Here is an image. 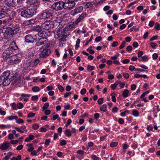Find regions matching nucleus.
<instances>
[{"mask_svg":"<svg viewBox=\"0 0 160 160\" xmlns=\"http://www.w3.org/2000/svg\"><path fill=\"white\" fill-rule=\"evenodd\" d=\"M19 30V27H7L4 32V36L6 38H11L15 35Z\"/></svg>","mask_w":160,"mask_h":160,"instance_id":"1","label":"nucleus"},{"mask_svg":"<svg viewBox=\"0 0 160 160\" xmlns=\"http://www.w3.org/2000/svg\"><path fill=\"white\" fill-rule=\"evenodd\" d=\"M10 72L7 71L3 72L0 77V85L3 84L5 86L8 85L10 82Z\"/></svg>","mask_w":160,"mask_h":160,"instance_id":"2","label":"nucleus"},{"mask_svg":"<svg viewBox=\"0 0 160 160\" xmlns=\"http://www.w3.org/2000/svg\"><path fill=\"white\" fill-rule=\"evenodd\" d=\"M36 11L34 8L26 9L21 12V16L24 18H30L36 14Z\"/></svg>","mask_w":160,"mask_h":160,"instance_id":"3","label":"nucleus"},{"mask_svg":"<svg viewBox=\"0 0 160 160\" xmlns=\"http://www.w3.org/2000/svg\"><path fill=\"white\" fill-rule=\"evenodd\" d=\"M53 11L52 8L45 10L40 14L39 18L40 19L48 18L52 16L54 13Z\"/></svg>","mask_w":160,"mask_h":160,"instance_id":"4","label":"nucleus"},{"mask_svg":"<svg viewBox=\"0 0 160 160\" xmlns=\"http://www.w3.org/2000/svg\"><path fill=\"white\" fill-rule=\"evenodd\" d=\"M41 53L40 56L41 58H45L48 56L50 54L51 52L49 49H48L47 45H45L42 46L40 49Z\"/></svg>","mask_w":160,"mask_h":160,"instance_id":"5","label":"nucleus"},{"mask_svg":"<svg viewBox=\"0 0 160 160\" xmlns=\"http://www.w3.org/2000/svg\"><path fill=\"white\" fill-rule=\"evenodd\" d=\"M51 8L54 11H58L64 9V2L59 1L54 3L51 6Z\"/></svg>","mask_w":160,"mask_h":160,"instance_id":"6","label":"nucleus"},{"mask_svg":"<svg viewBox=\"0 0 160 160\" xmlns=\"http://www.w3.org/2000/svg\"><path fill=\"white\" fill-rule=\"evenodd\" d=\"M16 49L18 48V47H16ZM16 48H14L12 47H10L4 51L2 54V58L4 59L10 57V55L12 53V52L15 51Z\"/></svg>","mask_w":160,"mask_h":160,"instance_id":"7","label":"nucleus"},{"mask_svg":"<svg viewBox=\"0 0 160 160\" xmlns=\"http://www.w3.org/2000/svg\"><path fill=\"white\" fill-rule=\"evenodd\" d=\"M54 22L52 21H46L41 25L42 28L46 30L51 29L54 27Z\"/></svg>","mask_w":160,"mask_h":160,"instance_id":"8","label":"nucleus"},{"mask_svg":"<svg viewBox=\"0 0 160 160\" xmlns=\"http://www.w3.org/2000/svg\"><path fill=\"white\" fill-rule=\"evenodd\" d=\"M67 33L64 32L58 31L55 34L54 37L56 38H58L60 40L64 41L63 39L66 37Z\"/></svg>","mask_w":160,"mask_h":160,"instance_id":"9","label":"nucleus"},{"mask_svg":"<svg viewBox=\"0 0 160 160\" xmlns=\"http://www.w3.org/2000/svg\"><path fill=\"white\" fill-rule=\"evenodd\" d=\"M6 22L5 23V27H19L18 25L14 24V22L12 20V19L11 18L5 19Z\"/></svg>","mask_w":160,"mask_h":160,"instance_id":"10","label":"nucleus"},{"mask_svg":"<svg viewBox=\"0 0 160 160\" xmlns=\"http://www.w3.org/2000/svg\"><path fill=\"white\" fill-rule=\"evenodd\" d=\"M75 5V2L72 0H68L67 2H64V9H70L73 7Z\"/></svg>","mask_w":160,"mask_h":160,"instance_id":"11","label":"nucleus"},{"mask_svg":"<svg viewBox=\"0 0 160 160\" xmlns=\"http://www.w3.org/2000/svg\"><path fill=\"white\" fill-rule=\"evenodd\" d=\"M38 35L41 38H47L50 35V33L48 31L42 30H41L40 32H38Z\"/></svg>","mask_w":160,"mask_h":160,"instance_id":"12","label":"nucleus"},{"mask_svg":"<svg viewBox=\"0 0 160 160\" xmlns=\"http://www.w3.org/2000/svg\"><path fill=\"white\" fill-rule=\"evenodd\" d=\"M83 10V7L82 6H80L76 8L73 10L71 11L70 12V14L72 16H74L77 13L82 12Z\"/></svg>","mask_w":160,"mask_h":160,"instance_id":"13","label":"nucleus"},{"mask_svg":"<svg viewBox=\"0 0 160 160\" xmlns=\"http://www.w3.org/2000/svg\"><path fill=\"white\" fill-rule=\"evenodd\" d=\"M48 39L47 38H40L38 39L36 43V46H39L42 45H46Z\"/></svg>","mask_w":160,"mask_h":160,"instance_id":"14","label":"nucleus"},{"mask_svg":"<svg viewBox=\"0 0 160 160\" xmlns=\"http://www.w3.org/2000/svg\"><path fill=\"white\" fill-rule=\"evenodd\" d=\"M26 3L27 4L33 5L37 7H38L39 5V2L38 0H27Z\"/></svg>","mask_w":160,"mask_h":160,"instance_id":"15","label":"nucleus"},{"mask_svg":"<svg viewBox=\"0 0 160 160\" xmlns=\"http://www.w3.org/2000/svg\"><path fill=\"white\" fill-rule=\"evenodd\" d=\"M5 4L9 7H13L15 6V2L14 0H5Z\"/></svg>","mask_w":160,"mask_h":160,"instance_id":"16","label":"nucleus"},{"mask_svg":"<svg viewBox=\"0 0 160 160\" xmlns=\"http://www.w3.org/2000/svg\"><path fill=\"white\" fill-rule=\"evenodd\" d=\"M8 11V9L4 5H0V12L4 14L5 15H6L8 14L7 12Z\"/></svg>","mask_w":160,"mask_h":160,"instance_id":"17","label":"nucleus"},{"mask_svg":"<svg viewBox=\"0 0 160 160\" xmlns=\"http://www.w3.org/2000/svg\"><path fill=\"white\" fill-rule=\"evenodd\" d=\"M25 40L27 42H33L34 39L31 35H28L25 36Z\"/></svg>","mask_w":160,"mask_h":160,"instance_id":"18","label":"nucleus"},{"mask_svg":"<svg viewBox=\"0 0 160 160\" xmlns=\"http://www.w3.org/2000/svg\"><path fill=\"white\" fill-rule=\"evenodd\" d=\"M75 24V22H70L67 25L65 28L68 30H69L74 27Z\"/></svg>","mask_w":160,"mask_h":160,"instance_id":"19","label":"nucleus"},{"mask_svg":"<svg viewBox=\"0 0 160 160\" xmlns=\"http://www.w3.org/2000/svg\"><path fill=\"white\" fill-rule=\"evenodd\" d=\"M10 145V143L9 142L3 143L1 146L0 149L2 150H5L8 148Z\"/></svg>","mask_w":160,"mask_h":160,"instance_id":"20","label":"nucleus"},{"mask_svg":"<svg viewBox=\"0 0 160 160\" xmlns=\"http://www.w3.org/2000/svg\"><path fill=\"white\" fill-rule=\"evenodd\" d=\"M41 26L40 27L39 26H36L33 27L32 28V30L33 31H36L39 32L41 30Z\"/></svg>","mask_w":160,"mask_h":160,"instance_id":"21","label":"nucleus"},{"mask_svg":"<svg viewBox=\"0 0 160 160\" xmlns=\"http://www.w3.org/2000/svg\"><path fill=\"white\" fill-rule=\"evenodd\" d=\"M107 105L106 104H104L100 107V110L104 112L107 111Z\"/></svg>","mask_w":160,"mask_h":160,"instance_id":"22","label":"nucleus"},{"mask_svg":"<svg viewBox=\"0 0 160 160\" xmlns=\"http://www.w3.org/2000/svg\"><path fill=\"white\" fill-rule=\"evenodd\" d=\"M12 154V153L11 152H8L7 155L3 158L2 160H8L10 158Z\"/></svg>","mask_w":160,"mask_h":160,"instance_id":"23","label":"nucleus"},{"mask_svg":"<svg viewBox=\"0 0 160 160\" xmlns=\"http://www.w3.org/2000/svg\"><path fill=\"white\" fill-rule=\"evenodd\" d=\"M31 95L29 94H22L21 95V97L20 98V99L21 100L23 99V98H25L27 97H30Z\"/></svg>","mask_w":160,"mask_h":160,"instance_id":"24","label":"nucleus"},{"mask_svg":"<svg viewBox=\"0 0 160 160\" xmlns=\"http://www.w3.org/2000/svg\"><path fill=\"white\" fill-rule=\"evenodd\" d=\"M129 91L127 89L125 90L123 92L122 96L123 97L126 98L128 95Z\"/></svg>","mask_w":160,"mask_h":160,"instance_id":"25","label":"nucleus"},{"mask_svg":"<svg viewBox=\"0 0 160 160\" xmlns=\"http://www.w3.org/2000/svg\"><path fill=\"white\" fill-rule=\"evenodd\" d=\"M32 61L33 62V64H32V66H34L37 65L40 61L39 59L38 58H36Z\"/></svg>","mask_w":160,"mask_h":160,"instance_id":"26","label":"nucleus"},{"mask_svg":"<svg viewBox=\"0 0 160 160\" xmlns=\"http://www.w3.org/2000/svg\"><path fill=\"white\" fill-rule=\"evenodd\" d=\"M6 22V21H5V19L3 20H0V26L3 27V28H5V27Z\"/></svg>","mask_w":160,"mask_h":160,"instance_id":"27","label":"nucleus"},{"mask_svg":"<svg viewBox=\"0 0 160 160\" xmlns=\"http://www.w3.org/2000/svg\"><path fill=\"white\" fill-rule=\"evenodd\" d=\"M6 62L8 63H13V61L12 59V58L11 56H10V57H9L6 59Z\"/></svg>","mask_w":160,"mask_h":160,"instance_id":"28","label":"nucleus"},{"mask_svg":"<svg viewBox=\"0 0 160 160\" xmlns=\"http://www.w3.org/2000/svg\"><path fill=\"white\" fill-rule=\"evenodd\" d=\"M93 2H88L86 4V8H89L90 7H92L93 5Z\"/></svg>","mask_w":160,"mask_h":160,"instance_id":"29","label":"nucleus"},{"mask_svg":"<svg viewBox=\"0 0 160 160\" xmlns=\"http://www.w3.org/2000/svg\"><path fill=\"white\" fill-rule=\"evenodd\" d=\"M95 68L94 66L88 65L87 67V70L89 71H91L93 70Z\"/></svg>","mask_w":160,"mask_h":160,"instance_id":"30","label":"nucleus"},{"mask_svg":"<svg viewBox=\"0 0 160 160\" xmlns=\"http://www.w3.org/2000/svg\"><path fill=\"white\" fill-rule=\"evenodd\" d=\"M87 14L86 12H83L79 16V17L82 20H84V19L86 17Z\"/></svg>","mask_w":160,"mask_h":160,"instance_id":"31","label":"nucleus"},{"mask_svg":"<svg viewBox=\"0 0 160 160\" xmlns=\"http://www.w3.org/2000/svg\"><path fill=\"white\" fill-rule=\"evenodd\" d=\"M32 90L34 92H38L39 91V88L38 86H35L32 88Z\"/></svg>","mask_w":160,"mask_h":160,"instance_id":"32","label":"nucleus"},{"mask_svg":"<svg viewBox=\"0 0 160 160\" xmlns=\"http://www.w3.org/2000/svg\"><path fill=\"white\" fill-rule=\"evenodd\" d=\"M83 20H82L81 18L79 17L76 20V21L75 22V24L77 25L80 22H82Z\"/></svg>","mask_w":160,"mask_h":160,"instance_id":"33","label":"nucleus"},{"mask_svg":"<svg viewBox=\"0 0 160 160\" xmlns=\"http://www.w3.org/2000/svg\"><path fill=\"white\" fill-rule=\"evenodd\" d=\"M115 95V93H112L111 94V96H112V99L113 102H116V98L115 96H114Z\"/></svg>","mask_w":160,"mask_h":160,"instance_id":"34","label":"nucleus"},{"mask_svg":"<svg viewBox=\"0 0 160 160\" xmlns=\"http://www.w3.org/2000/svg\"><path fill=\"white\" fill-rule=\"evenodd\" d=\"M80 42V40L78 38L77 39L76 41V46L75 47V49H77L79 47V44Z\"/></svg>","mask_w":160,"mask_h":160,"instance_id":"35","label":"nucleus"},{"mask_svg":"<svg viewBox=\"0 0 160 160\" xmlns=\"http://www.w3.org/2000/svg\"><path fill=\"white\" fill-rule=\"evenodd\" d=\"M21 59L20 58H16L13 61V63L15 64H18L21 62Z\"/></svg>","mask_w":160,"mask_h":160,"instance_id":"36","label":"nucleus"},{"mask_svg":"<svg viewBox=\"0 0 160 160\" xmlns=\"http://www.w3.org/2000/svg\"><path fill=\"white\" fill-rule=\"evenodd\" d=\"M34 21L32 20L27 21L25 22L24 23L26 25H29L33 23Z\"/></svg>","mask_w":160,"mask_h":160,"instance_id":"37","label":"nucleus"},{"mask_svg":"<svg viewBox=\"0 0 160 160\" xmlns=\"http://www.w3.org/2000/svg\"><path fill=\"white\" fill-rule=\"evenodd\" d=\"M154 28L156 30H160V25H159L158 22H156L155 23V26H154Z\"/></svg>","mask_w":160,"mask_h":160,"instance_id":"38","label":"nucleus"},{"mask_svg":"<svg viewBox=\"0 0 160 160\" xmlns=\"http://www.w3.org/2000/svg\"><path fill=\"white\" fill-rule=\"evenodd\" d=\"M139 112L136 110H134L132 112V114L134 116L137 117L138 116Z\"/></svg>","mask_w":160,"mask_h":160,"instance_id":"39","label":"nucleus"},{"mask_svg":"<svg viewBox=\"0 0 160 160\" xmlns=\"http://www.w3.org/2000/svg\"><path fill=\"white\" fill-rule=\"evenodd\" d=\"M65 133L68 137H70L71 136V132L70 130L68 129H66L65 130Z\"/></svg>","mask_w":160,"mask_h":160,"instance_id":"40","label":"nucleus"},{"mask_svg":"<svg viewBox=\"0 0 160 160\" xmlns=\"http://www.w3.org/2000/svg\"><path fill=\"white\" fill-rule=\"evenodd\" d=\"M118 142H112L110 144L111 147H114L117 146L118 145Z\"/></svg>","mask_w":160,"mask_h":160,"instance_id":"41","label":"nucleus"},{"mask_svg":"<svg viewBox=\"0 0 160 160\" xmlns=\"http://www.w3.org/2000/svg\"><path fill=\"white\" fill-rule=\"evenodd\" d=\"M39 127V125L38 124H35L32 125V128L34 130L37 129Z\"/></svg>","mask_w":160,"mask_h":160,"instance_id":"42","label":"nucleus"},{"mask_svg":"<svg viewBox=\"0 0 160 160\" xmlns=\"http://www.w3.org/2000/svg\"><path fill=\"white\" fill-rule=\"evenodd\" d=\"M54 21L58 23H60L61 22L60 17H56L54 20Z\"/></svg>","mask_w":160,"mask_h":160,"instance_id":"43","label":"nucleus"},{"mask_svg":"<svg viewBox=\"0 0 160 160\" xmlns=\"http://www.w3.org/2000/svg\"><path fill=\"white\" fill-rule=\"evenodd\" d=\"M91 158H92L93 160H99L100 158L98 157H97L95 155H92L91 156Z\"/></svg>","mask_w":160,"mask_h":160,"instance_id":"44","label":"nucleus"},{"mask_svg":"<svg viewBox=\"0 0 160 160\" xmlns=\"http://www.w3.org/2000/svg\"><path fill=\"white\" fill-rule=\"evenodd\" d=\"M58 87L59 90L61 92H63L64 90V88L62 87L60 84L58 85Z\"/></svg>","mask_w":160,"mask_h":160,"instance_id":"45","label":"nucleus"},{"mask_svg":"<svg viewBox=\"0 0 160 160\" xmlns=\"http://www.w3.org/2000/svg\"><path fill=\"white\" fill-rule=\"evenodd\" d=\"M125 44H126V42L124 41H123L122 42L121 45L119 46V48L120 49H121L123 48L125 46Z\"/></svg>","mask_w":160,"mask_h":160,"instance_id":"46","label":"nucleus"},{"mask_svg":"<svg viewBox=\"0 0 160 160\" xmlns=\"http://www.w3.org/2000/svg\"><path fill=\"white\" fill-rule=\"evenodd\" d=\"M119 56V54L116 53L114 56L112 57L111 58L112 60H116L117 59L118 57Z\"/></svg>","mask_w":160,"mask_h":160,"instance_id":"47","label":"nucleus"},{"mask_svg":"<svg viewBox=\"0 0 160 160\" xmlns=\"http://www.w3.org/2000/svg\"><path fill=\"white\" fill-rule=\"evenodd\" d=\"M17 107L19 109H21L23 107V104L21 102L18 103L17 105Z\"/></svg>","mask_w":160,"mask_h":160,"instance_id":"48","label":"nucleus"},{"mask_svg":"<svg viewBox=\"0 0 160 160\" xmlns=\"http://www.w3.org/2000/svg\"><path fill=\"white\" fill-rule=\"evenodd\" d=\"M31 152V154L32 156L37 155V151H29Z\"/></svg>","mask_w":160,"mask_h":160,"instance_id":"49","label":"nucleus"},{"mask_svg":"<svg viewBox=\"0 0 160 160\" xmlns=\"http://www.w3.org/2000/svg\"><path fill=\"white\" fill-rule=\"evenodd\" d=\"M49 106V103H45L43 106L42 108L43 109H47Z\"/></svg>","mask_w":160,"mask_h":160,"instance_id":"50","label":"nucleus"},{"mask_svg":"<svg viewBox=\"0 0 160 160\" xmlns=\"http://www.w3.org/2000/svg\"><path fill=\"white\" fill-rule=\"evenodd\" d=\"M27 146H28V150H33L34 148L32 147V144H28Z\"/></svg>","mask_w":160,"mask_h":160,"instance_id":"51","label":"nucleus"},{"mask_svg":"<svg viewBox=\"0 0 160 160\" xmlns=\"http://www.w3.org/2000/svg\"><path fill=\"white\" fill-rule=\"evenodd\" d=\"M103 101V98H99L98 99V102L99 104H101L102 103Z\"/></svg>","mask_w":160,"mask_h":160,"instance_id":"52","label":"nucleus"},{"mask_svg":"<svg viewBox=\"0 0 160 160\" xmlns=\"http://www.w3.org/2000/svg\"><path fill=\"white\" fill-rule=\"evenodd\" d=\"M35 114L34 113L31 112L29 113L28 115V118H31L34 117L35 115Z\"/></svg>","mask_w":160,"mask_h":160,"instance_id":"53","label":"nucleus"},{"mask_svg":"<svg viewBox=\"0 0 160 160\" xmlns=\"http://www.w3.org/2000/svg\"><path fill=\"white\" fill-rule=\"evenodd\" d=\"M151 46L153 49L155 48V47L157 46V44L153 42H151L150 43Z\"/></svg>","mask_w":160,"mask_h":160,"instance_id":"54","label":"nucleus"},{"mask_svg":"<svg viewBox=\"0 0 160 160\" xmlns=\"http://www.w3.org/2000/svg\"><path fill=\"white\" fill-rule=\"evenodd\" d=\"M16 122L20 124L23 122L24 121L22 119H19L18 120H17L16 121Z\"/></svg>","mask_w":160,"mask_h":160,"instance_id":"55","label":"nucleus"},{"mask_svg":"<svg viewBox=\"0 0 160 160\" xmlns=\"http://www.w3.org/2000/svg\"><path fill=\"white\" fill-rule=\"evenodd\" d=\"M86 92V90L85 88L82 89L80 92V93L82 95L84 94Z\"/></svg>","mask_w":160,"mask_h":160,"instance_id":"56","label":"nucleus"},{"mask_svg":"<svg viewBox=\"0 0 160 160\" xmlns=\"http://www.w3.org/2000/svg\"><path fill=\"white\" fill-rule=\"evenodd\" d=\"M102 39V37L101 36H98L95 38V40L97 42L100 41Z\"/></svg>","mask_w":160,"mask_h":160,"instance_id":"57","label":"nucleus"},{"mask_svg":"<svg viewBox=\"0 0 160 160\" xmlns=\"http://www.w3.org/2000/svg\"><path fill=\"white\" fill-rule=\"evenodd\" d=\"M6 27L5 28H3V27H2L0 28V32H1L4 33V32H5V30L6 29Z\"/></svg>","mask_w":160,"mask_h":160,"instance_id":"58","label":"nucleus"},{"mask_svg":"<svg viewBox=\"0 0 160 160\" xmlns=\"http://www.w3.org/2000/svg\"><path fill=\"white\" fill-rule=\"evenodd\" d=\"M15 128L18 131L22 133H23L24 132V131H22L21 129L19 128L16 127H15Z\"/></svg>","mask_w":160,"mask_h":160,"instance_id":"59","label":"nucleus"},{"mask_svg":"<svg viewBox=\"0 0 160 160\" xmlns=\"http://www.w3.org/2000/svg\"><path fill=\"white\" fill-rule=\"evenodd\" d=\"M132 47L130 46H128L126 48V50L128 52H130L132 50Z\"/></svg>","mask_w":160,"mask_h":160,"instance_id":"60","label":"nucleus"},{"mask_svg":"<svg viewBox=\"0 0 160 160\" xmlns=\"http://www.w3.org/2000/svg\"><path fill=\"white\" fill-rule=\"evenodd\" d=\"M60 143L61 145L63 146L65 145L66 144V142L65 140H63L61 141Z\"/></svg>","mask_w":160,"mask_h":160,"instance_id":"61","label":"nucleus"},{"mask_svg":"<svg viewBox=\"0 0 160 160\" xmlns=\"http://www.w3.org/2000/svg\"><path fill=\"white\" fill-rule=\"evenodd\" d=\"M123 75L126 78H128L129 77V75L128 73H123Z\"/></svg>","mask_w":160,"mask_h":160,"instance_id":"62","label":"nucleus"},{"mask_svg":"<svg viewBox=\"0 0 160 160\" xmlns=\"http://www.w3.org/2000/svg\"><path fill=\"white\" fill-rule=\"evenodd\" d=\"M130 62V60L128 59H124L122 61V63L124 64H127L128 63Z\"/></svg>","mask_w":160,"mask_h":160,"instance_id":"63","label":"nucleus"},{"mask_svg":"<svg viewBox=\"0 0 160 160\" xmlns=\"http://www.w3.org/2000/svg\"><path fill=\"white\" fill-rule=\"evenodd\" d=\"M77 153L81 155H83L84 154L83 151H77Z\"/></svg>","mask_w":160,"mask_h":160,"instance_id":"64","label":"nucleus"}]
</instances>
